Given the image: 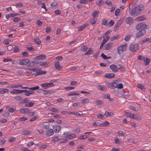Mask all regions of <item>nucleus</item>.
Wrapping results in <instances>:
<instances>
[{
	"mask_svg": "<svg viewBox=\"0 0 151 151\" xmlns=\"http://www.w3.org/2000/svg\"><path fill=\"white\" fill-rule=\"evenodd\" d=\"M132 5L130 4L129 7V13L132 16H137L144 9V7L142 4H140L133 8H130Z\"/></svg>",
	"mask_w": 151,
	"mask_h": 151,
	"instance_id": "nucleus-1",
	"label": "nucleus"
},
{
	"mask_svg": "<svg viewBox=\"0 0 151 151\" xmlns=\"http://www.w3.org/2000/svg\"><path fill=\"white\" fill-rule=\"evenodd\" d=\"M27 71H26V72L27 73L29 72L30 71H31L35 72V74L33 73L32 74V75H35V76L44 74L46 73V71L42 70L40 68H38V69H36V68H29L27 69Z\"/></svg>",
	"mask_w": 151,
	"mask_h": 151,
	"instance_id": "nucleus-2",
	"label": "nucleus"
},
{
	"mask_svg": "<svg viewBox=\"0 0 151 151\" xmlns=\"http://www.w3.org/2000/svg\"><path fill=\"white\" fill-rule=\"evenodd\" d=\"M56 81L54 79L52 80L49 83H46L41 84H40V86L44 89H46L49 88L54 86L55 85L53 83L56 82Z\"/></svg>",
	"mask_w": 151,
	"mask_h": 151,
	"instance_id": "nucleus-3",
	"label": "nucleus"
},
{
	"mask_svg": "<svg viewBox=\"0 0 151 151\" xmlns=\"http://www.w3.org/2000/svg\"><path fill=\"white\" fill-rule=\"evenodd\" d=\"M139 45L137 43L131 44L129 47V50L133 52H135L139 49Z\"/></svg>",
	"mask_w": 151,
	"mask_h": 151,
	"instance_id": "nucleus-4",
	"label": "nucleus"
},
{
	"mask_svg": "<svg viewBox=\"0 0 151 151\" xmlns=\"http://www.w3.org/2000/svg\"><path fill=\"white\" fill-rule=\"evenodd\" d=\"M46 57V55L44 54L41 55L37 56L35 59V63L38 64L41 62Z\"/></svg>",
	"mask_w": 151,
	"mask_h": 151,
	"instance_id": "nucleus-5",
	"label": "nucleus"
},
{
	"mask_svg": "<svg viewBox=\"0 0 151 151\" xmlns=\"http://www.w3.org/2000/svg\"><path fill=\"white\" fill-rule=\"evenodd\" d=\"M136 29L138 30H139L140 29L143 30L146 29L147 28V25L144 22L141 23L137 24L136 26Z\"/></svg>",
	"mask_w": 151,
	"mask_h": 151,
	"instance_id": "nucleus-6",
	"label": "nucleus"
},
{
	"mask_svg": "<svg viewBox=\"0 0 151 151\" xmlns=\"http://www.w3.org/2000/svg\"><path fill=\"white\" fill-rule=\"evenodd\" d=\"M127 44L126 43L124 45L119 46V47H118L117 48V51L118 53L120 55L121 52L125 51L127 48Z\"/></svg>",
	"mask_w": 151,
	"mask_h": 151,
	"instance_id": "nucleus-7",
	"label": "nucleus"
},
{
	"mask_svg": "<svg viewBox=\"0 0 151 151\" xmlns=\"http://www.w3.org/2000/svg\"><path fill=\"white\" fill-rule=\"evenodd\" d=\"M146 33V31L145 29L139 30L137 33L136 35V38H138L144 35Z\"/></svg>",
	"mask_w": 151,
	"mask_h": 151,
	"instance_id": "nucleus-8",
	"label": "nucleus"
},
{
	"mask_svg": "<svg viewBox=\"0 0 151 151\" xmlns=\"http://www.w3.org/2000/svg\"><path fill=\"white\" fill-rule=\"evenodd\" d=\"M29 62L28 59H24L21 60L19 61V63L21 65H26Z\"/></svg>",
	"mask_w": 151,
	"mask_h": 151,
	"instance_id": "nucleus-9",
	"label": "nucleus"
},
{
	"mask_svg": "<svg viewBox=\"0 0 151 151\" xmlns=\"http://www.w3.org/2000/svg\"><path fill=\"white\" fill-rule=\"evenodd\" d=\"M110 68L112 70L113 72H116L120 68V67L119 68L118 66L114 64L110 65L109 66Z\"/></svg>",
	"mask_w": 151,
	"mask_h": 151,
	"instance_id": "nucleus-10",
	"label": "nucleus"
},
{
	"mask_svg": "<svg viewBox=\"0 0 151 151\" xmlns=\"http://www.w3.org/2000/svg\"><path fill=\"white\" fill-rule=\"evenodd\" d=\"M122 19H120L118 22L115 24L114 27V30H116L121 26V24L122 23Z\"/></svg>",
	"mask_w": 151,
	"mask_h": 151,
	"instance_id": "nucleus-11",
	"label": "nucleus"
},
{
	"mask_svg": "<svg viewBox=\"0 0 151 151\" xmlns=\"http://www.w3.org/2000/svg\"><path fill=\"white\" fill-rule=\"evenodd\" d=\"M127 24L131 25L133 23V20L132 18L131 17H127L125 21Z\"/></svg>",
	"mask_w": 151,
	"mask_h": 151,
	"instance_id": "nucleus-12",
	"label": "nucleus"
},
{
	"mask_svg": "<svg viewBox=\"0 0 151 151\" xmlns=\"http://www.w3.org/2000/svg\"><path fill=\"white\" fill-rule=\"evenodd\" d=\"M53 127L54 132L55 133H58L61 128V127L60 126L55 125Z\"/></svg>",
	"mask_w": 151,
	"mask_h": 151,
	"instance_id": "nucleus-13",
	"label": "nucleus"
},
{
	"mask_svg": "<svg viewBox=\"0 0 151 151\" xmlns=\"http://www.w3.org/2000/svg\"><path fill=\"white\" fill-rule=\"evenodd\" d=\"M22 93L25 92L24 94L27 96H29L30 95L34 93V92L31 91H28L27 90H22Z\"/></svg>",
	"mask_w": 151,
	"mask_h": 151,
	"instance_id": "nucleus-14",
	"label": "nucleus"
},
{
	"mask_svg": "<svg viewBox=\"0 0 151 151\" xmlns=\"http://www.w3.org/2000/svg\"><path fill=\"white\" fill-rule=\"evenodd\" d=\"M113 45V42H110L107 43L104 46L105 49L104 50H109L112 47Z\"/></svg>",
	"mask_w": 151,
	"mask_h": 151,
	"instance_id": "nucleus-15",
	"label": "nucleus"
},
{
	"mask_svg": "<svg viewBox=\"0 0 151 151\" xmlns=\"http://www.w3.org/2000/svg\"><path fill=\"white\" fill-rule=\"evenodd\" d=\"M22 90H19L18 89H14L13 91H10V93L12 94H17L22 93Z\"/></svg>",
	"mask_w": 151,
	"mask_h": 151,
	"instance_id": "nucleus-16",
	"label": "nucleus"
},
{
	"mask_svg": "<svg viewBox=\"0 0 151 151\" xmlns=\"http://www.w3.org/2000/svg\"><path fill=\"white\" fill-rule=\"evenodd\" d=\"M20 112L25 114L27 113H29L30 110L28 109H23L22 108L19 110Z\"/></svg>",
	"mask_w": 151,
	"mask_h": 151,
	"instance_id": "nucleus-17",
	"label": "nucleus"
},
{
	"mask_svg": "<svg viewBox=\"0 0 151 151\" xmlns=\"http://www.w3.org/2000/svg\"><path fill=\"white\" fill-rule=\"evenodd\" d=\"M55 67L56 69L59 70H61L62 69V67L60 65L58 61L56 62L55 63Z\"/></svg>",
	"mask_w": 151,
	"mask_h": 151,
	"instance_id": "nucleus-18",
	"label": "nucleus"
},
{
	"mask_svg": "<svg viewBox=\"0 0 151 151\" xmlns=\"http://www.w3.org/2000/svg\"><path fill=\"white\" fill-rule=\"evenodd\" d=\"M54 134V132L52 129H49L46 134L47 136H50Z\"/></svg>",
	"mask_w": 151,
	"mask_h": 151,
	"instance_id": "nucleus-19",
	"label": "nucleus"
},
{
	"mask_svg": "<svg viewBox=\"0 0 151 151\" xmlns=\"http://www.w3.org/2000/svg\"><path fill=\"white\" fill-rule=\"evenodd\" d=\"M115 76L114 74L113 73H106L104 76L105 78H111Z\"/></svg>",
	"mask_w": 151,
	"mask_h": 151,
	"instance_id": "nucleus-20",
	"label": "nucleus"
},
{
	"mask_svg": "<svg viewBox=\"0 0 151 151\" xmlns=\"http://www.w3.org/2000/svg\"><path fill=\"white\" fill-rule=\"evenodd\" d=\"M88 24L86 23L79 26L78 28V31H81L84 29L86 27H87Z\"/></svg>",
	"mask_w": 151,
	"mask_h": 151,
	"instance_id": "nucleus-21",
	"label": "nucleus"
},
{
	"mask_svg": "<svg viewBox=\"0 0 151 151\" xmlns=\"http://www.w3.org/2000/svg\"><path fill=\"white\" fill-rule=\"evenodd\" d=\"M125 114L128 117L131 119H132L133 118L134 114L131 113L126 112L125 113Z\"/></svg>",
	"mask_w": 151,
	"mask_h": 151,
	"instance_id": "nucleus-22",
	"label": "nucleus"
},
{
	"mask_svg": "<svg viewBox=\"0 0 151 151\" xmlns=\"http://www.w3.org/2000/svg\"><path fill=\"white\" fill-rule=\"evenodd\" d=\"M143 60L144 64L145 65H148L150 61V59L147 58L145 57Z\"/></svg>",
	"mask_w": 151,
	"mask_h": 151,
	"instance_id": "nucleus-23",
	"label": "nucleus"
},
{
	"mask_svg": "<svg viewBox=\"0 0 151 151\" xmlns=\"http://www.w3.org/2000/svg\"><path fill=\"white\" fill-rule=\"evenodd\" d=\"M31 133V131L29 130H24L21 132V134L22 135H27L30 134Z\"/></svg>",
	"mask_w": 151,
	"mask_h": 151,
	"instance_id": "nucleus-24",
	"label": "nucleus"
},
{
	"mask_svg": "<svg viewBox=\"0 0 151 151\" xmlns=\"http://www.w3.org/2000/svg\"><path fill=\"white\" fill-rule=\"evenodd\" d=\"M9 89L6 88H2L0 89V94H4L9 92Z\"/></svg>",
	"mask_w": 151,
	"mask_h": 151,
	"instance_id": "nucleus-25",
	"label": "nucleus"
},
{
	"mask_svg": "<svg viewBox=\"0 0 151 151\" xmlns=\"http://www.w3.org/2000/svg\"><path fill=\"white\" fill-rule=\"evenodd\" d=\"M75 137V134L73 133L67 135L65 136V138L68 139H72Z\"/></svg>",
	"mask_w": 151,
	"mask_h": 151,
	"instance_id": "nucleus-26",
	"label": "nucleus"
},
{
	"mask_svg": "<svg viewBox=\"0 0 151 151\" xmlns=\"http://www.w3.org/2000/svg\"><path fill=\"white\" fill-rule=\"evenodd\" d=\"M145 18L143 16H140L137 17L135 19L136 21H141L145 20Z\"/></svg>",
	"mask_w": 151,
	"mask_h": 151,
	"instance_id": "nucleus-27",
	"label": "nucleus"
},
{
	"mask_svg": "<svg viewBox=\"0 0 151 151\" xmlns=\"http://www.w3.org/2000/svg\"><path fill=\"white\" fill-rule=\"evenodd\" d=\"M34 42L36 43L38 45H40L41 43V41L39 39L38 37L34 38Z\"/></svg>",
	"mask_w": 151,
	"mask_h": 151,
	"instance_id": "nucleus-28",
	"label": "nucleus"
},
{
	"mask_svg": "<svg viewBox=\"0 0 151 151\" xmlns=\"http://www.w3.org/2000/svg\"><path fill=\"white\" fill-rule=\"evenodd\" d=\"M42 125L43 128L45 129H48L50 127L49 124L48 123H43Z\"/></svg>",
	"mask_w": 151,
	"mask_h": 151,
	"instance_id": "nucleus-29",
	"label": "nucleus"
},
{
	"mask_svg": "<svg viewBox=\"0 0 151 151\" xmlns=\"http://www.w3.org/2000/svg\"><path fill=\"white\" fill-rule=\"evenodd\" d=\"M34 104V103L33 102L31 101L26 104L25 106L27 107H30L33 106Z\"/></svg>",
	"mask_w": 151,
	"mask_h": 151,
	"instance_id": "nucleus-30",
	"label": "nucleus"
},
{
	"mask_svg": "<svg viewBox=\"0 0 151 151\" xmlns=\"http://www.w3.org/2000/svg\"><path fill=\"white\" fill-rule=\"evenodd\" d=\"M132 119H137L138 120H141L142 119L141 117L137 114L134 115L133 118Z\"/></svg>",
	"mask_w": 151,
	"mask_h": 151,
	"instance_id": "nucleus-31",
	"label": "nucleus"
},
{
	"mask_svg": "<svg viewBox=\"0 0 151 151\" xmlns=\"http://www.w3.org/2000/svg\"><path fill=\"white\" fill-rule=\"evenodd\" d=\"M114 114L112 112L105 111L104 113V115L107 117H109L110 116L113 115Z\"/></svg>",
	"mask_w": 151,
	"mask_h": 151,
	"instance_id": "nucleus-32",
	"label": "nucleus"
},
{
	"mask_svg": "<svg viewBox=\"0 0 151 151\" xmlns=\"http://www.w3.org/2000/svg\"><path fill=\"white\" fill-rule=\"evenodd\" d=\"M93 52L92 51V48H90L88 51L85 53V55H88L90 54H93Z\"/></svg>",
	"mask_w": 151,
	"mask_h": 151,
	"instance_id": "nucleus-33",
	"label": "nucleus"
},
{
	"mask_svg": "<svg viewBox=\"0 0 151 151\" xmlns=\"http://www.w3.org/2000/svg\"><path fill=\"white\" fill-rule=\"evenodd\" d=\"M98 88L102 91H104L106 89V87L105 86L100 85H99L98 86Z\"/></svg>",
	"mask_w": 151,
	"mask_h": 151,
	"instance_id": "nucleus-34",
	"label": "nucleus"
},
{
	"mask_svg": "<svg viewBox=\"0 0 151 151\" xmlns=\"http://www.w3.org/2000/svg\"><path fill=\"white\" fill-rule=\"evenodd\" d=\"M117 83L115 82H114L111 84V89H114L116 88Z\"/></svg>",
	"mask_w": 151,
	"mask_h": 151,
	"instance_id": "nucleus-35",
	"label": "nucleus"
},
{
	"mask_svg": "<svg viewBox=\"0 0 151 151\" xmlns=\"http://www.w3.org/2000/svg\"><path fill=\"white\" fill-rule=\"evenodd\" d=\"M106 42V40L105 39H104L101 42L100 46V49H101L104 46V44Z\"/></svg>",
	"mask_w": 151,
	"mask_h": 151,
	"instance_id": "nucleus-36",
	"label": "nucleus"
},
{
	"mask_svg": "<svg viewBox=\"0 0 151 151\" xmlns=\"http://www.w3.org/2000/svg\"><path fill=\"white\" fill-rule=\"evenodd\" d=\"M50 111L58 113L60 111V110L59 109L54 108H51L50 109Z\"/></svg>",
	"mask_w": 151,
	"mask_h": 151,
	"instance_id": "nucleus-37",
	"label": "nucleus"
},
{
	"mask_svg": "<svg viewBox=\"0 0 151 151\" xmlns=\"http://www.w3.org/2000/svg\"><path fill=\"white\" fill-rule=\"evenodd\" d=\"M101 124L99 122H93L92 124V126H101Z\"/></svg>",
	"mask_w": 151,
	"mask_h": 151,
	"instance_id": "nucleus-38",
	"label": "nucleus"
},
{
	"mask_svg": "<svg viewBox=\"0 0 151 151\" xmlns=\"http://www.w3.org/2000/svg\"><path fill=\"white\" fill-rule=\"evenodd\" d=\"M119 37V35H117L116 36H113L110 39V40L111 41H113L115 40L118 39Z\"/></svg>",
	"mask_w": 151,
	"mask_h": 151,
	"instance_id": "nucleus-39",
	"label": "nucleus"
},
{
	"mask_svg": "<svg viewBox=\"0 0 151 151\" xmlns=\"http://www.w3.org/2000/svg\"><path fill=\"white\" fill-rule=\"evenodd\" d=\"M96 20V19L95 17H93L90 22V23L91 24H94Z\"/></svg>",
	"mask_w": 151,
	"mask_h": 151,
	"instance_id": "nucleus-40",
	"label": "nucleus"
},
{
	"mask_svg": "<svg viewBox=\"0 0 151 151\" xmlns=\"http://www.w3.org/2000/svg\"><path fill=\"white\" fill-rule=\"evenodd\" d=\"M70 114H74L78 116H82L83 115V114H81L78 112L76 111L70 112Z\"/></svg>",
	"mask_w": 151,
	"mask_h": 151,
	"instance_id": "nucleus-41",
	"label": "nucleus"
},
{
	"mask_svg": "<svg viewBox=\"0 0 151 151\" xmlns=\"http://www.w3.org/2000/svg\"><path fill=\"white\" fill-rule=\"evenodd\" d=\"M76 92L74 91L72 93H68V96H74L76 95H79L80 94L79 93H76Z\"/></svg>",
	"mask_w": 151,
	"mask_h": 151,
	"instance_id": "nucleus-42",
	"label": "nucleus"
},
{
	"mask_svg": "<svg viewBox=\"0 0 151 151\" xmlns=\"http://www.w3.org/2000/svg\"><path fill=\"white\" fill-rule=\"evenodd\" d=\"M81 51H83V52H85L87 50V47L86 46L84 45L81 47Z\"/></svg>",
	"mask_w": 151,
	"mask_h": 151,
	"instance_id": "nucleus-43",
	"label": "nucleus"
},
{
	"mask_svg": "<svg viewBox=\"0 0 151 151\" xmlns=\"http://www.w3.org/2000/svg\"><path fill=\"white\" fill-rule=\"evenodd\" d=\"M82 103L85 104L88 103L89 101V100L88 99L86 98L81 100Z\"/></svg>",
	"mask_w": 151,
	"mask_h": 151,
	"instance_id": "nucleus-44",
	"label": "nucleus"
},
{
	"mask_svg": "<svg viewBox=\"0 0 151 151\" xmlns=\"http://www.w3.org/2000/svg\"><path fill=\"white\" fill-rule=\"evenodd\" d=\"M146 42H151V39L149 38H147L146 39L144 40L142 42V43H145Z\"/></svg>",
	"mask_w": 151,
	"mask_h": 151,
	"instance_id": "nucleus-45",
	"label": "nucleus"
},
{
	"mask_svg": "<svg viewBox=\"0 0 151 151\" xmlns=\"http://www.w3.org/2000/svg\"><path fill=\"white\" fill-rule=\"evenodd\" d=\"M101 126H108L109 125V122L107 121H105L104 123H101Z\"/></svg>",
	"mask_w": 151,
	"mask_h": 151,
	"instance_id": "nucleus-46",
	"label": "nucleus"
},
{
	"mask_svg": "<svg viewBox=\"0 0 151 151\" xmlns=\"http://www.w3.org/2000/svg\"><path fill=\"white\" fill-rule=\"evenodd\" d=\"M74 87H66L64 88V89L67 91L70 90L74 89Z\"/></svg>",
	"mask_w": 151,
	"mask_h": 151,
	"instance_id": "nucleus-47",
	"label": "nucleus"
},
{
	"mask_svg": "<svg viewBox=\"0 0 151 151\" xmlns=\"http://www.w3.org/2000/svg\"><path fill=\"white\" fill-rule=\"evenodd\" d=\"M16 140V138L13 137H12L9 138L8 141L10 142H12Z\"/></svg>",
	"mask_w": 151,
	"mask_h": 151,
	"instance_id": "nucleus-48",
	"label": "nucleus"
},
{
	"mask_svg": "<svg viewBox=\"0 0 151 151\" xmlns=\"http://www.w3.org/2000/svg\"><path fill=\"white\" fill-rule=\"evenodd\" d=\"M37 64V63H35V59L34 61H32L29 63V65L31 67H33L35 65V64Z\"/></svg>",
	"mask_w": 151,
	"mask_h": 151,
	"instance_id": "nucleus-49",
	"label": "nucleus"
},
{
	"mask_svg": "<svg viewBox=\"0 0 151 151\" xmlns=\"http://www.w3.org/2000/svg\"><path fill=\"white\" fill-rule=\"evenodd\" d=\"M58 5V4L56 2H53L51 4V8H53L57 6Z\"/></svg>",
	"mask_w": 151,
	"mask_h": 151,
	"instance_id": "nucleus-50",
	"label": "nucleus"
},
{
	"mask_svg": "<svg viewBox=\"0 0 151 151\" xmlns=\"http://www.w3.org/2000/svg\"><path fill=\"white\" fill-rule=\"evenodd\" d=\"M114 24V21L113 20H111L108 24V25L109 27L113 26Z\"/></svg>",
	"mask_w": 151,
	"mask_h": 151,
	"instance_id": "nucleus-51",
	"label": "nucleus"
},
{
	"mask_svg": "<svg viewBox=\"0 0 151 151\" xmlns=\"http://www.w3.org/2000/svg\"><path fill=\"white\" fill-rule=\"evenodd\" d=\"M116 88L118 89H122L123 88V84L122 83L117 84Z\"/></svg>",
	"mask_w": 151,
	"mask_h": 151,
	"instance_id": "nucleus-52",
	"label": "nucleus"
},
{
	"mask_svg": "<svg viewBox=\"0 0 151 151\" xmlns=\"http://www.w3.org/2000/svg\"><path fill=\"white\" fill-rule=\"evenodd\" d=\"M42 93L44 95H46L50 94V91H49L43 90Z\"/></svg>",
	"mask_w": 151,
	"mask_h": 151,
	"instance_id": "nucleus-53",
	"label": "nucleus"
},
{
	"mask_svg": "<svg viewBox=\"0 0 151 151\" xmlns=\"http://www.w3.org/2000/svg\"><path fill=\"white\" fill-rule=\"evenodd\" d=\"M14 14L13 13H10V14H6V17L7 19H8L10 17H14Z\"/></svg>",
	"mask_w": 151,
	"mask_h": 151,
	"instance_id": "nucleus-54",
	"label": "nucleus"
},
{
	"mask_svg": "<svg viewBox=\"0 0 151 151\" xmlns=\"http://www.w3.org/2000/svg\"><path fill=\"white\" fill-rule=\"evenodd\" d=\"M29 101V100L27 99H25L22 100L20 102L21 104L26 103L27 102Z\"/></svg>",
	"mask_w": 151,
	"mask_h": 151,
	"instance_id": "nucleus-55",
	"label": "nucleus"
},
{
	"mask_svg": "<svg viewBox=\"0 0 151 151\" xmlns=\"http://www.w3.org/2000/svg\"><path fill=\"white\" fill-rule=\"evenodd\" d=\"M22 55L24 57H28L29 56L28 53L25 51L23 52L22 53Z\"/></svg>",
	"mask_w": 151,
	"mask_h": 151,
	"instance_id": "nucleus-56",
	"label": "nucleus"
},
{
	"mask_svg": "<svg viewBox=\"0 0 151 151\" xmlns=\"http://www.w3.org/2000/svg\"><path fill=\"white\" fill-rule=\"evenodd\" d=\"M22 85H13L12 86H10V88H17L18 87H21L22 86Z\"/></svg>",
	"mask_w": 151,
	"mask_h": 151,
	"instance_id": "nucleus-57",
	"label": "nucleus"
},
{
	"mask_svg": "<svg viewBox=\"0 0 151 151\" xmlns=\"http://www.w3.org/2000/svg\"><path fill=\"white\" fill-rule=\"evenodd\" d=\"M27 119V118L26 117H24L20 118L19 119V122H21L23 121H25Z\"/></svg>",
	"mask_w": 151,
	"mask_h": 151,
	"instance_id": "nucleus-58",
	"label": "nucleus"
},
{
	"mask_svg": "<svg viewBox=\"0 0 151 151\" xmlns=\"http://www.w3.org/2000/svg\"><path fill=\"white\" fill-rule=\"evenodd\" d=\"M39 88V87L38 86H36L35 87H32L30 88V90H35L38 89Z\"/></svg>",
	"mask_w": 151,
	"mask_h": 151,
	"instance_id": "nucleus-59",
	"label": "nucleus"
},
{
	"mask_svg": "<svg viewBox=\"0 0 151 151\" xmlns=\"http://www.w3.org/2000/svg\"><path fill=\"white\" fill-rule=\"evenodd\" d=\"M131 36L130 35H128L125 37L124 40L126 41H128L130 39Z\"/></svg>",
	"mask_w": 151,
	"mask_h": 151,
	"instance_id": "nucleus-60",
	"label": "nucleus"
},
{
	"mask_svg": "<svg viewBox=\"0 0 151 151\" xmlns=\"http://www.w3.org/2000/svg\"><path fill=\"white\" fill-rule=\"evenodd\" d=\"M110 95L109 94H103L102 95V97L104 99H109V98H110Z\"/></svg>",
	"mask_w": 151,
	"mask_h": 151,
	"instance_id": "nucleus-61",
	"label": "nucleus"
},
{
	"mask_svg": "<svg viewBox=\"0 0 151 151\" xmlns=\"http://www.w3.org/2000/svg\"><path fill=\"white\" fill-rule=\"evenodd\" d=\"M49 64V63L48 62H43L40 64V65L41 66H45L46 65H48Z\"/></svg>",
	"mask_w": 151,
	"mask_h": 151,
	"instance_id": "nucleus-62",
	"label": "nucleus"
},
{
	"mask_svg": "<svg viewBox=\"0 0 151 151\" xmlns=\"http://www.w3.org/2000/svg\"><path fill=\"white\" fill-rule=\"evenodd\" d=\"M104 3V1L102 0H100L98 2H97L96 5L98 6H101L102 4Z\"/></svg>",
	"mask_w": 151,
	"mask_h": 151,
	"instance_id": "nucleus-63",
	"label": "nucleus"
},
{
	"mask_svg": "<svg viewBox=\"0 0 151 151\" xmlns=\"http://www.w3.org/2000/svg\"><path fill=\"white\" fill-rule=\"evenodd\" d=\"M9 114L10 113L9 112H4L2 114V116H8Z\"/></svg>",
	"mask_w": 151,
	"mask_h": 151,
	"instance_id": "nucleus-64",
	"label": "nucleus"
}]
</instances>
